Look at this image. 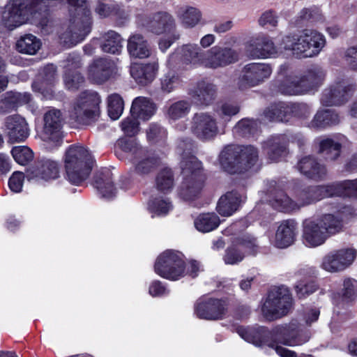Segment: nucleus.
I'll return each mask as SVG.
<instances>
[{"label":"nucleus","mask_w":357,"mask_h":357,"mask_svg":"<svg viewBox=\"0 0 357 357\" xmlns=\"http://www.w3.org/2000/svg\"><path fill=\"white\" fill-rule=\"evenodd\" d=\"M273 208L282 212H292L314 204L322 199L332 197L331 184L308 185L296 190V200L289 197L279 186L270 190Z\"/></svg>","instance_id":"obj_1"},{"label":"nucleus","mask_w":357,"mask_h":357,"mask_svg":"<svg viewBox=\"0 0 357 357\" xmlns=\"http://www.w3.org/2000/svg\"><path fill=\"white\" fill-rule=\"evenodd\" d=\"M49 0H10L2 14L3 25L10 30L26 22L29 17L47 20L52 6H47Z\"/></svg>","instance_id":"obj_2"},{"label":"nucleus","mask_w":357,"mask_h":357,"mask_svg":"<svg viewBox=\"0 0 357 357\" xmlns=\"http://www.w3.org/2000/svg\"><path fill=\"white\" fill-rule=\"evenodd\" d=\"M342 220L333 214H324L317 218L305 219L302 224V238L308 247L323 245L331 236L343 229Z\"/></svg>","instance_id":"obj_3"},{"label":"nucleus","mask_w":357,"mask_h":357,"mask_svg":"<svg viewBox=\"0 0 357 357\" xmlns=\"http://www.w3.org/2000/svg\"><path fill=\"white\" fill-rule=\"evenodd\" d=\"M326 43L323 34L314 29H305L298 34H290L282 39L285 50L290 51L297 59L317 56Z\"/></svg>","instance_id":"obj_4"},{"label":"nucleus","mask_w":357,"mask_h":357,"mask_svg":"<svg viewBox=\"0 0 357 357\" xmlns=\"http://www.w3.org/2000/svg\"><path fill=\"white\" fill-rule=\"evenodd\" d=\"M180 167L183 180L179 195L185 201L195 200L201 194L206 179L202 162L192 154H183Z\"/></svg>","instance_id":"obj_5"},{"label":"nucleus","mask_w":357,"mask_h":357,"mask_svg":"<svg viewBox=\"0 0 357 357\" xmlns=\"http://www.w3.org/2000/svg\"><path fill=\"white\" fill-rule=\"evenodd\" d=\"M95 160L88 149L78 144L70 145L65 152L64 166L67 178L79 185L89 176Z\"/></svg>","instance_id":"obj_6"},{"label":"nucleus","mask_w":357,"mask_h":357,"mask_svg":"<svg viewBox=\"0 0 357 357\" xmlns=\"http://www.w3.org/2000/svg\"><path fill=\"white\" fill-rule=\"evenodd\" d=\"M101 98L98 92L82 91L69 112V120L76 127L89 126L97 122L100 116Z\"/></svg>","instance_id":"obj_7"},{"label":"nucleus","mask_w":357,"mask_h":357,"mask_svg":"<svg viewBox=\"0 0 357 357\" xmlns=\"http://www.w3.org/2000/svg\"><path fill=\"white\" fill-rule=\"evenodd\" d=\"M258 158V150L254 146L228 145L225 147V172L243 174L257 163Z\"/></svg>","instance_id":"obj_8"},{"label":"nucleus","mask_w":357,"mask_h":357,"mask_svg":"<svg viewBox=\"0 0 357 357\" xmlns=\"http://www.w3.org/2000/svg\"><path fill=\"white\" fill-rule=\"evenodd\" d=\"M293 307V298L289 289L284 286L274 287L267 294L261 305V313L268 321L286 316Z\"/></svg>","instance_id":"obj_9"},{"label":"nucleus","mask_w":357,"mask_h":357,"mask_svg":"<svg viewBox=\"0 0 357 357\" xmlns=\"http://www.w3.org/2000/svg\"><path fill=\"white\" fill-rule=\"evenodd\" d=\"M154 271L161 278L171 281L180 280L185 274V255L175 250H165L157 257Z\"/></svg>","instance_id":"obj_10"},{"label":"nucleus","mask_w":357,"mask_h":357,"mask_svg":"<svg viewBox=\"0 0 357 357\" xmlns=\"http://www.w3.org/2000/svg\"><path fill=\"white\" fill-rule=\"evenodd\" d=\"M236 332L243 340L255 346L268 345L269 347L275 349L276 353L281 357H297L296 352L274 343L273 329L269 331L267 327L261 326H238Z\"/></svg>","instance_id":"obj_11"},{"label":"nucleus","mask_w":357,"mask_h":357,"mask_svg":"<svg viewBox=\"0 0 357 357\" xmlns=\"http://www.w3.org/2000/svg\"><path fill=\"white\" fill-rule=\"evenodd\" d=\"M311 333L296 323L278 325L273 328V340L276 345L281 344L289 347L301 346L308 342Z\"/></svg>","instance_id":"obj_12"},{"label":"nucleus","mask_w":357,"mask_h":357,"mask_svg":"<svg viewBox=\"0 0 357 357\" xmlns=\"http://www.w3.org/2000/svg\"><path fill=\"white\" fill-rule=\"evenodd\" d=\"M138 18L147 31L156 35L171 33L176 28L174 18L166 11H158L149 15H139Z\"/></svg>","instance_id":"obj_13"},{"label":"nucleus","mask_w":357,"mask_h":357,"mask_svg":"<svg viewBox=\"0 0 357 357\" xmlns=\"http://www.w3.org/2000/svg\"><path fill=\"white\" fill-rule=\"evenodd\" d=\"M356 91V85L342 80L324 89L321 102L326 107L339 106L347 102Z\"/></svg>","instance_id":"obj_14"},{"label":"nucleus","mask_w":357,"mask_h":357,"mask_svg":"<svg viewBox=\"0 0 357 357\" xmlns=\"http://www.w3.org/2000/svg\"><path fill=\"white\" fill-rule=\"evenodd\" d=\"M60 164L55 160L38 158L26 169L29 179L50 181L59 177Z\"/></svg>","instance_id":"obj_15"},{"label":"nucleus","mask_w":357,"mask_h":357,"mask_svg":"<svg viewBox=\"0 0 357 357\" xmlns=\"http://www.w3.org/2000/svg\"><path fill=\"white\" fill-rule=\"evenodd\" d=\"M194 314L199 319L217 321L223 319V298L202 296L194 304Z\"/></svg>","instance_id":"obj_16"},{"label":"nucleus","mask_w":357,"mask_h":357,"mask_svg":"<svg viewBox=\"0 0 357 357\" xmlns=\"http://www.w3.org/2000/svg\"><path fill=\"white\" fill-rule=\"evenodd\" d=\"M272 73L270 65L262 63H250L242 70L238 81L241 89L257 86L268 79Z\"/></svg>","instance_id":"obj_17"},{"label":"nucleus","mask_w":357,"mask_h":357,"mask_svg":"<svg viewBox=\"0 0 357 357\" xmlns=\"http://www.w3.org/2000/svg\"><path fill=\"white\" fill-rule=\"evenodd\" d=\"M44 126L43 135L45 141L53 143L55 147L63 143L62 115L59 109H52L47 111L43 117Z\"/></svg>","instance_id":"obj_18"},{"label":"nucleus","mask_w":357,"mask_h":357,"mask_svg":"<svg viewBox=\"0 0 357 357\" xmlns=\"http://www.w3.org/2000/svg\"><path fill=\"white\" fill-rule=\"evenodd\" d=\"M356 256V250L351 248L332 251L324 257L321 268L330 273L344 271L352 264Z\"/></svg>","instance_id":"obj_19"},{"label":"nucleus","mask_w":357,"mask_h":357,"mask_svg":"<svg viewBox=\"0 0 357 357\" xmlns=\"http://www.w3.org/2000/svg\"><path fill=\"white\" fill-rule=\"evenodd\" d=\"M296 169L307 178L317 182L326 180L328 176L326 166L312 155L302 157L297 162Z\"/></svg>","instance_id":"obj_20"},{"label":"nucleus","mask_w":357,"mask_h":357,"mask_svg":"<svg viewBox=\"0 0 357 357\" xmlns=\"http://www.w3.org/2000/svg\"><path fill=\"white\" fill-rule=\"evenodd\" d=\"M3 132L11 144L24 142L29 135L28 123L19 114L7 116L4 121Z\"/></svg>","instance_id":"obj_21"},{"label":"nucleus","mask_w":357,"mask_h":357,"mask_svg":"<svg viewBox=\"0 0 357 357\" xmlns=\"http://www.w3.org/2000/svg\"><path fill=\"white\" fill-rule=\"evenodd\" d=\"M191 130L202 141L213 139L218 133L215 119L206 113H196L192 117Z\"/></svg>","instance_id":"obj_22"},{"label":"nucleus","mask_w":357,"mask_h":357,"mask_svg":"<svg viewBox=\"0 0 357 357\" xmlns=\"http://www.w3.org/2000/svg\"><path fill=\"white\" fill-rule=\"evenodd\" d=\"M256 246V239L250 235L235 237L232 240L231 245L227 250L225 261L229 264L239 262L243 259V250H248L252 252Z\"/></svg>","instance_id":"obj_23"},{"label":"nucleus","mask_w":357,"mask_h":357,"mask_svg":"<svg viewBox=\"0 0 357 357\" xmlns=\"http://www.w3.org/2000/svg\"><path fill=\"white\" fill-rule=\"evenodd\" d=\"M116 66L113 60L98 58L93 61L89 68V78L98 84L107 82L115 73Z\"/></svg>","instance_id":"obj_24"},{"label":"nucleus","mask_w":357,"mask_h":357,"mask_svg":"<svg viewBox=\"0 0 357 357\" xmlns=\"http://www.w3.org/2000/svg\"><path fill=\"white\" fill-rule=\"evenodd\" d=\"M246 52L251 59H265L275 54L277 50L269 37L259 36L247 44Z\"/></svg>","instance_id":"obj_25"},{"label":"nucleus","mask_w":357,"mask_h":357,"mask_svg":"<svg viewBox=\"0 0 357 357\" xmlns=\"http://www.w3.org/2000/svg\"><path fill=\"white\" fill-rule=\"evenodd\" d=\"M139 155L132 158L135 172L140 176H146L155 172L160 162V158L149 152L148 149H141Z\"/></svg>","instance_id":"obj_26"},{"label":"nucleus","mask_w":357,"mask_h":357,"mask_svg":"<svg viewBox=\"0 0 357 357\" xmlns=\"http://www.w3.org/2000/svg\"><path fill=\"white\" fill-rule=\"evenodd\" d=\"M218 88L214 84L202 79L197 82L189 95L195 103L199 106H208L215 101L217 97Z\"/></svg>","instance_id":"obj_27"},{"label":"nucleus","mask_w":357,"mask_h":357,"mask_svg":"<svg viewBox=\"0 0 357 357\" xmlns=\"http://www.w3.org/2000/svg\"><path fill=\"white\" fill-rule=\"evenodd\" d=\"M93 185L102 197L112 198L116 195V188L113 181V174L107 167H102L95 173Z\"/></svg>","instance_id":"obj_28"},{"label":"nucleus","mask_w":357,"mask_h":357,"mask_svg":"<svg viewBox=\"0 0 357 357\" xmlns=\"http://www.w3.org/2000/svg\"><path fill=\"white\" fill-rule=\"evenodd\" d=\"M32 96L29 92H17L9 91L0 98V114L10 113L19 107L29 103Z\"/></svg>","instance_id":"obj_29"},{"label":"nucleus","mask_w":357,"mask_h":357,"mask_svg":"<svg viewBox=\"0 0 357 357\" xmlns=\"http://www.w3.org/2000/svg\"><path fill=\"white\" fill-rule=\"evenodd\" d=\"M158 70L157 62L141 63H134L130 66V75L135 82L141 86H147L155 78Z\"/></svg>","instance_id":"obj_30"},{"label":"nucleus","mask_w":357,"mask_h":357,"mask_svg":"<svg viewBox=\"0 0 357 357\" xmlns=\"http://www.w3.org/2000/svg\"><path fill=\"white\" fill-rule=\"evenodd\" d=\"M289 139L285 135H279L268 139L263 144L268 158L273 162H278L287 154Z\"/></svg>","instance_id":"obj_31"},{"label":"nucleus","mask_w":357,"mask_h":357,"mask_svg":"<svg viewBox=\"0 0 357 357\" xmlns=\"http://www.w3.org/2000/svg\"><path fill=\"white\" fill-rule=\"evenodd\" d=\"M297 223L294 220L281 222L275 234V244L279 248H286L292 245L296 239Z\"/></svg>","instance_id":"obj_32"},{"label":"nucleus","mask_w":357,"mask_h":357,"mask_svg":"<svg viewBox=\"0 0 357 357\" xmlns=\"http://www.w3.org/2000/svg\"><path fill=\"white\" fill-rule=\"evenodd\" d=\"M156 105L148 98L137 97L132 101L130 114L143 121L149 120L156 112Z\"/></svg>","instance_id":"obj_33"},{"label":"nucleus","mask_w":357,"mask_h":357,"mask_svg":"<svg viewBox=\"0 0 357 357\" xmlns=\"http://www.w3.org/2000/svg\"><path fill=\"white\" fill-rule=\"evenodd\" d=\"M127 50L130 56L135 59H146L151 55L148 41L140 33H135L129 37Z\"/></svg>","instance_id":"obj_34"},{"label":"nucleus","mask_w":357,"mask_h":357,"mask_svg":"<svg viewBox=\"0 0 357 357\" xmlns=\"http://www.w3.org/2000/svg\"><path fill=\"white\" fill-rule=\"evenodd\" d=\"M340 123L339 115L331 109L319 110L309 123L308 127L314 130H321L335 126Z\"/></svg>","instance_id":"obj_35"},{"label":"nucleus","mask_w":357,"mask_h":357,"mask_svg":"<svg viewBox=\"0 0 357 357\" xmlns=\"http://www.w3.org/2000/svg\"><path fill=\"white\" fill-rule=\"evenodd\" d=\"M288 102H275L264 110L263 116L269 121L288 122L290 120Z\"/></svg>","instance_id":"obj_36"},{"label":"nucleus","mask_w":357,"mask_h":357,"mask_svg":"<svg viewBox=\"0 0 357 357\" xmlns=\"http://www.w3.org/2000/svg\"><path fill=\"white\" fill-rule=\"evenodd\" d=\"M299 76L305 92L307 93L322 83L325 73L321 67L313 66Z\"/></svg>","instance_id":"obj_37"},{"label":"nucleus","mask_w":357,"mask_h":357,"mask_svg":"<svg viewBox=\"0 0 357 357\" xmlns=\"http://www.w3.org/2000/svg\"><path fill=\"white\" fill-rule=\"evenodd\" d=\"M279 92L284 95L305 93L299 75L291 74L284 77L278 86Z\"/></svg>","instance_id":"obj_38"},{"label":"nucleus","mask_w":357,"mask_h":357,"mask_svg":"<svg viewBox=\"0 0 357 357\" xmlns=\"http://www.w3.org/2000/svg\"><path fill=\"white\" fill-rule=\"evenodd\" d=\"M102 38L103 40L100 44L102 52L112 54H119L121 52L123 38L119 33L109 30L103 35Z\"/></svg>","instance_id":"obj_39"},{"label":"nucleus","mask_w":357,"mask_h":357,"mask_svg":"<svg viewBox=\"0 0 357 357\" xmlns=\"http://www.w3.org/2000/svg\"><path fill=\"white\" fill-rule=\"evenodd\" d=\"M195 228L202 233L215 229L220 224L219 216L214 212L200 213L194 221Z\"/></svg>","instance_id":"obj_40"},{"label":"nucleus","mask_w":357,"mask_h":357,"mask_svg":"<svg viewBox=\"0 0 357 357\" xmlns=\"http://www.w3.org/2000/svg\"><path fill=\"white\" fill-rule=\"evenodd\" d=\"M41 41L33 34L27 33L21 36L16 43V50L25 54L33 55L41 47Z\"/></svg>","instance_id":"obj_41"},{"label":"nucleus","mask_w":357,"mask_h":357,"mask_svg":"<svg viewBox=\"0 0 357 357\" xmlns=\"http://www.w3.org/2000/svg\"><path fill=\"white\" fill-rule=\"evenodd\" d=\"M331 187L332 197L344 196L357 199V178L333 183Z\"/></svg>","instance_id":"obj_42"},{"label":"nucleus","mask_w":357,"mask_h":357,"mask_svg":"<svg viewBox=\"0 0 357 357\" xmlns=\"http://www.w3.org/2000/svg\"><path fill=\"white\" fill-rule=\"evenodd\" d=\"M342 145L331 138L321 140L319 145L318 153L321 154L326 160H335L341 153Z\"/></svg>","instance_id":"obj_43"},{"label":"nucleus","mask_w":357,"mask_h":357,"mask_svg":"<svg viewBox=\"0 0 357 357\" xmlns=\"http://www.w3.org/2000/svg\"><path fill=\"white\" fill-rule=\"evenodd\" d=\"M174 185L173 171L167 167L162 169L155 177L156 189L162 194H168Z\"/></svg>","instance_id":"obj_44"},{"label":"nucleus","mask_w":357,"mask_h":357,"mask_svg":"<svg viewBox=\"0 0 357 357\" xmlns=\"http://www.w3.org/2000/svg\"><path fill=\"white\" fill-rule=\"evenodd\" d=\"M182 57L186 63L203 65L204 51L197 45H185L182 47Z\"/></svg>","instance_id":"obj_45"},{"label":"nucleus","mask_w":357,"mask_h":357,"mask_svg":"<svg viewBox=\"0 0 357 357\" xmlns=\"http://www.w3.org/2000/svg\"><path fill=\"white\" fill-rule=\"evenodd\" d=\"M145 148L142 146L137 141L136 139L131 137H121L119 139L115 144V153L117 154V150L119 149L125 153H130L132 158H135L137 155H139L141 149Z\"/></svg>","instance_id":"obj_46"},{"label":"nucleus","mask_w":357,"mask_h":357,"mask_svg":"<svg viewBox=\"0 0 357 357\" xmlns=\"http://www.w3.org/2000/svg\"><path fill=\"white\" fill-rule=\"evenodd\" d=\"M204 57L203 65L206 67L216 68L222 66L223 63V47L217 45L207 52L204 51Z\"/></svg>","instance_id":"obj_47"},{"label":"nucleus","mask_w":357,"mask_h":357,"mask_svg":"<svg viewBox=\"0 0 357 357\" xmlns=\"http://www.w3.org/2000/svg\"><path fill=\"white\" fill-rule=\"evenodd\" d=\"M124 109V101L118 93H113L108 97L107 112L112 120H117L121 116Z\"/></svg>","instance_id":"obj_48"},{"label":"nucleus","mask_w":357,"mask_h":357,"mask_svg":"<svg viewBox=\"0 0 357 357\" xmlns=\"http://www.w3.org/2000/svg\"><path fill=\"white\" fill-rule=\"evenodd\" d=\"M167 135L166 129L158 123H151L146 130V139L151 144L164 141Z\"/></svg>","instance_id":"obj_49"},{"label":"nucleus","mask_w":357,"mask_h":357,"mask_svg":"<svg viewBox=\"0 0 357 357\" xmlns=\"http://www.w3.org/2000/svg\"><path fill=\"white\" fill-rule=\"evenodd\" d=\"M11 154L15 162L21 165H26L33 159V151L26 146L13 147Z\"/></svg>","instance_id":"obj_50"},{"label":"nucleus","mask_w":357,"mask_h":357,"mask_svg":"<svg viewBox=\"0 0 357 357\" xmlns=\"http://www.w3.org/2000/svg\"><path fill=\"white\" fill-rule=\"evenodd\" d=\"M259 122L253 119H243L234 127V131L239 135L246 137L257 132Z\"/></svg>","instance_id":"obj_51"},{"label":"nucleus","mask_w":357,"mask_h":357,"mask_svg":"<svg viewBox=\"0 0 357 357\" xmlns=\"http://www.w3.org/2000/svg\"><path fill=\"white\" fill-rule=\"evenodd\" d=\"M241 202V196L236 191L228 192L225 195V216H230L236 212Z\"/></svg>","instance_id":"obj_52"},{"label":"nucleus","mask_w":357,"mask_h":357,"mask_svg":"<svg viewBox=\"0 0 357 357\" xmlns=\"http://www.w3.org/2000/svg\"><path fill=\"white\" fill-rule=\"evenodd\" d=\"M190 110V104L186 100H179L172 104L167 114L170 119L176 120L185 116Z\"/></svg>","instance_id":"obj_53"},{"label":"nucleus","mask_w":357,"mask_h":357,"mask_svg":"<svg viewBox=\"0 0 357 357\" xmlns=\"http://www.w3.org/2000/svg\"><path fill=\"white\" fill-rule=\"evenodd\" d=\"M63 82L68 90L76 91L84 82V77L79 71H64Z\"/></svg>","instance_id":"obj_54"},{"label":"nucleus","mask_w":357,"mask_h":357,"mask_svg":"<svg viewBox=\"0 0 357 357\" xmlns=\"http://www.w3.org/2000/svg\"><path fill=\"white\" fill-rule=\"evenodd\" d=\"M202 17L201 12L194 8L188 7L182 13L181 20L185 27L192 28L199 23Z\"/></svg>","instance_id":"obj_55"},{"label":"nucleus","mask_w":357,"mask_h":357,"mask_svg":"<svg viewBox=\"0 0 357 357\" xmlns=\"http://www.w3.org/2000/svg\"><path fill=\"white\" fill-rule=\"evenodd\" d=\"M149 211L158 215H167L171 208V202L167 199L155 197L149 202Z\"/></svg>","instance_id":"obj_56"},{"label":"nucleus","mask_w":357,"mask_h":357,"mask_svg":"<svg viewBox=\"0 0 357 357\" xmlns=\"http://www.w3.org/2000/svg\"><path fill=\"white\" fill-rule=\"evenodd\" d=\"M342 300L344 302H351L357 297V281L352 278H346L343 282L342 289Z\"/></svg>","instance_id":"obj_57"},{"label":"nucleus","mask_w":357,"mask_h":357,"mask_svg":"<svg viewBox=\"0 0 357 357\" xmlns=\"http://www.w3.org/2000/svg\"><path fill=\"white\" fill-rule=\"evenodd\" d=\"M298 17L301 20L310 22H320L324 20L321 11L316 6L302 9L299 13Z\"/></svg>","instance_id":"obj_58"},{"label":"nucleus","mask_w":357,"mask_h":357,"mask_svg":"<svg viewBox=\"0 0 357 357\" xmlns=\"http://www.w3.org/2000/svg\"><path fill=\"white\" fill-rule=\"evenodd\" d=\"M121 128L127 137H132L139 131V123L135 117H127L121 123Z\"/></svg>","instance_id":"obj_59"},{"label":"nucleus","mask_w":357,"mask_h":357,"mask_svg":"<svg viewBox=\"0 0 357 357\" xmlns=\"http://www.w3.org/2000/svg\"><path fill=\"white\" fill-rule=\"evenodd\" d=\"M290 119L296 116L300 119H306L310 114V108L305 103H289Z\"/></svg>","instance_id":"obj_60"},{"label":"nucleus","mask_w":357,"mask_h":357,"mask_svg":"<svg viewBox=\"0 0 357 357\" xmlns=\"http://www.w3.org/2000/svg\"><path fill=\"white\" fill-rule=\"evenodd\" d=\"M110 18L114 21L116 26H123L128 22L129 14L119 5H113Z\"/></svg>","instance_id":"obj_61"},{"label":"nucleus","mask_w":357,"mask_h":357,"mask_svg":"<svg viewBox=\"0 0 357 357\" xmlns=\"http://www.w3.org/2000/svg\"><path fill=\"white\" fill-rule=\"evenodd\" d=\"M258 23L262 27H275L278 25V17L273 10H268L261 15Z\"/></svg>","instance_id":"obj_62"},{"label":"nucleus","mask_w":357,"mask_h":357,"mask_svg":"<svg viewBox=\"0 0 357 357\" xmlns=\"http://www.w3.org/2000/svg\"><path fill=\"white\" fill-rule=\"evenodd\" d=\"M24 181V174L21 172H15L8 180V186L13 192L22 191Z\"/></svg>","instance_id":"obj_63"},{"label":"nucleus","mask_w":357,"mask_h":357,"mask_svg":"<svg viewBox=\"0 0 357 357\" xmlns=\"http://www.w3.org/2000/svg\"><path fill=\"white\" fill-rule=\"evenodd\" d=\"M344 59L349 68L357 72V44L347 48Z\"/></svg>","instance_id":"obj_64"}]
</instances>
